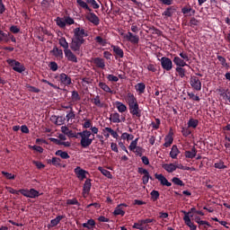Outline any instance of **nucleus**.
<instances>
[{
  "instance_id": "f257e3e1",
  "label": "nucleus",
  "mask_w": 230,
  "mask_h": 230,
  "mask_svg": "<svg viewBox=\"0 0 230 230\" xmlns=\"http://www.w3.org/2000/svg\"><path fill=\"white\" fill-rule=\"evenodd\" d=\"M68 137H75L78 139V136L81 137L80 145L83 148H87L88 146H91L93 145V138L91 137V131L89 130H84L82 132H73V130H69L68 134H66Z\"/></svg>"
},
{
  "instance_id": "f03ea898",
  "label": "nucleus",
  "mask_w": 230,
  "mask_h": 230,
  "mask_svg": "<svg viewBox=\"0 0 230 230\" xmlns=\"http://www.w3.org/2000/svg\"><path fill=\"white\" fill-rule=\"evenodd\" d=\"M126 102L128 105L130 114L136 116V118H141V110L139 109L137 99L132 93H128L126 96Z\"/></svg>"
},
{
  "instance_id": "7ed1b4c3",
  "label": "nucleus",
  "mask_w": 230,
  "mask_h": 230,
  "mask_svg": "<svg viewBox=\"0 0 230 230\" xmlns=\"http://www.w3.org/2000/svg\"><path fill=\"white\" fill-rule=\"evenodd\" d=\"M190 218H192V220L199 226H209V222L201 220L199 218V216L185 215L183 217V221L185 222V225H187V226H189V228L190 230H196V228H197V226L192 223V221H190Z\"/></svg>"
},
{
  "instance_id": "20e7f679",
  "label": "nucleus",
  "mask_w": 230,
  "mask_h": 230,
  "mask_svg": "<svg viewBox=\"0 0 230 230\" xmlns=\"http://www.w3.org/2000/svg\"><path fill=\"white\" fill-rule=\"evenodd\" d=\"M84 36L75 35L72 39V42L70 43V49L72 51H75L77 55H80V48H82V44H84L85 40L84 39Z\"/></svg>"
},
{
  "instance_id": "39448f33",
  "label": "nucleus",
  "mask_w": 230,
  "mask_h": 230,
  "mask_svg": "<svg viewBox=\"0 0 230 230\" xmlns=\"http://www.w3.org/2000/svg\"><path fill=\"white\" fill-rule=\"evenodd\" d=\"M7 64L11 66V67L13 69V71H16V73H22L26 71V67L24 66L21 65V62L16 61L15 59H7Z\"/></svg>"
},
{
  "instance_id": "423d86ee",
  "label": "nucleus",
  "mask_w": 230,
  "mask_h": 230,
  "mask_svg": "<svg viewBox=\"0 0 230 230\" xmlns=\"http://www.w3.org/2000/svg\"><path fill=\"white\" fill-rule=\"evenodd\" d=\"M160 61L163 69H164L165 71H172L173 67V63L172 62V59H170V58L163 57Z\"/></svg>"
},
{
  "instance_id": "0eeeda50",
  "label": "nucleus",
  "mask_w": 230,
  "mask_h": 230,
  "mask_svg": "<svg viewBox=\"0 0 230 230\" xmlns=\"http://www.w3.org/2000/svg\"><path fill=\"white\" fill-rule=\"evenodd\" d=\"M190 84L192 89H194V91H201L202 82H200V79H199V77H197L195 75L191 76Z\"/></svg>"
},
{
  "instance_id": "6e6552de",
  "label": "nucleus",
  "mask_w": 230,
  "mask_h": 230,
  "mask_svg": "<svg viewBox=\"0 0 230 230\" xmlns=\"http://www.w3.org/2000/svg\"><path fill=\"white\" fill-rule=\"evenodd\" d=\"M22 195L24 197H29L30 199H35V197H39V191L35 190V189L27 190H19Z\"/></svg>"
},
{
  "instance_id": "1a4fd4ad",
  "label": "nucleus",
  "mask_w": 230,
  "mask_h": 230,
  "mask_svg": "<svg viewBox=\"0 0 230 230\" xmlns=\"http://www.w3.org/2000/svg\"><path fill=\"white\" fill-rule=\"evenodd\" d=\"M125 208H127V204L125 203H121L118 205V207H116V208L114 209L113 215L115 217H118V216L123 217L125 215Z\"/></svg>"
},
{
  "instance_id": "9d476101",
  "label": "nucleus",
  "mask_w": 230,
  "mask_h": 230,
  "mask_svg": "<svg viewBox=\"0 0 230 230\" xmlns=\"http://www.w3.org/2000/svg\"><path fill=\"white\" fill-rule=\"evenodd\" d=\"M155 179H157V181H159L160 184H162V186H167L168 188H170V186H172V182L168 181V180L166 179V177H164V175L163 174H155Z\"/></svg>"
},
{
  "instance_id": "9b49d317",
  "label": "nucleus",
  "mask_w": 230,
  "mask_h": 230,
  "mask_svg": "<svg viewBox=\"0 0 230 230\" xmlns=\"http://www.w3.org/2000/svg\"><path fill=\"white\" fill-rule=\"evenodd\" d=\"M86 19L87 21L92 22V24H94V26H98V24H100V18L96 14H94V13H89L86 15Z\"/></svg>"
},
{
  "instance_id": "f8f14e48",
  "label": "nucleus",
  "mask_w": 230,
  "mask_h": 230,
  "mask_svg": "<svg viewBox=\"0 0 230 230\" xmlns=\"http://www.w3.org/2000/svg\"><path fill=\"white\" fill-rule=\"evenodd\" d=\"M65 57L69 60V62H75L76 64L78 62V58H76V56L71 51V49L64 50Z\"/></svg>"
},
{
  "instance_id": "ddd939ff",
  "label": "nucleus",
  "mask_w": 230,
  "mask_h": 230,
  "mask_svg": "<svg viewBox=\"0 0 230 230\" xmlns=\"http://www.w3.org/2000/svg\"><path fill=\"white\" fill-rule=\"evenodd\" d=\"M125 38L127 39V40L131 42V44H139V36L134 35L130 31H128V34H126Z\"/></svg>"
},
{
  "instance_id": "4468645a",
  "label": "nucleus",
  "mask_w": 230,
  "mask_h": 230,
  "mask_svg": "<svg viewBox=\"0 0 230 230\" xmlns=\"http://www.w3.org/2000/svg\"><path fill=\"white\" fill-rule=\"evenodd\" d=\"M59 80L63 85H71V77H69L65 73L59 75Z\"/></svg>"
},
{
  "instance_id": "2eb2a0df",
  "label": "nucleus",
  "mask_w": 230,
  "mask_h": 230,
  "mask_svg": "<svg viewBox=\"0 0 230 230\" xmlns=\"http://www.w3.org/2000/svg\"><path fill=\"white\" fill-rule=\"evenodd\" d=\"M75 172L78 179H81V181H84V179H87V176H85V174L87 173V171H85L80 167H76L75 169Z\"/></svg>"
},
{
  "instance_id": "dca6fc26",
  "label": "nucleus",
  "mask_w": 230,
  "mask_h": 230,
  "mask_svg": "<svg viewBox=\"0 0 230 230\" xmlns=\"http://www.w3.org/2000/svg\"><path fill=\"white\" fill-rule=\"evenodd\" d=\"M183 214H185V216H196V217H203L204 214L201 210H198L194 208H190V211L189 212H185V211H182Z\"/></svg>"
},
{
  "instance_id": "f3484780",
  "label": "nucleus",
  "mask_w": 230,
  "mask_h": 230,
  "mask_svg": "<svg viewBox=\"0 0 230 230\" xmlns=\"http://www.w3.org/2000/svg\"><path fill=\"white\" fill-rule=\"evenodd\" d=\"M162 168H164V170L168 172V173H173V172L177 170V167H175V164H164L162 165Z\"/></svg>"
},
{
  "instance_id": "a211bd4d",
  "label": "nucleus",
  "mask_w": 230,
  "mask_h": 230,
  "mask_svg": "<svg viewBox=\"0 0 230 230\" xmlns=\"http://www.w3.org/2000/svg\"><path fill=\"white\" fill-rule=\"evenodd\" d=\"M172 62H174V64L178 67H184L188 66V64H186V61H184V59L181 58L180 57H174Z\"/></svg>"
},
{
  "instance_id": "6ab92c4d",
  "label": "nucleus",
  "mask_w": 230,
  "mask_h": 230,
  "mask_svg": "<svg viewBox=\"0 0 230 230\" xmlns=\"http://www.w3.org/2000/svg\"><path fill=\"white\" fill-rule=\"evenodd\" d=\"M93 64H95V66L101 69H105V60H103V58H94Z\"/></svg>"
},
{
  "instance_id": "aec40b11",
  "label": "nucleus",
  "mask_w": 230,
  "mask_h": 230,
  "mask_svg": "<svg viewBox=\"0 0 230 230\" xmlns=\"http://www.w3.org/2000/svg\"><path fill=\"white\" fill-rule=\"evenodd\" d=\"M50 53L54 55L57 58H64V52L62 49H59L58 48L55 47Z\"/></svg>"
},
{
  "instance_id": "412c9836",
  "label": "nucleus",
  "mask_w": 230,
  "mask_h": 230,
  "mask_svg": "<svg viewBox=\"0 0 230 230\" xmlns=\"http://www.w3.org/2000/svg\"><path fill=\"white\" fill-rule=\"evenodd\" d=\"M113 52L115 53V55L117 57H119V58H123L124 57V53H123V49H121V48H119V46H111Z\"/></svg>"
},
{
  "instance_id": "4be33fe9",
  "label": "nucleus",
  "mask_w": 230,
  "mask_h": 230,
  "mask_svg": "<svg viewBox=\"0 0 230 230\" xmlns=\"http://www.w3.org/2000/svg\"><path fill=\"white\" fill-rule=\"evenodd\" d=\"M180 153L181 152L179 151L177 146L173 145L170 152V157H172V159H177V156L179 155Z\"/></svg>"
},
{
  "instance_id": "5701e85b",
  "label": "nucleus",
  "mask_w": 230,
  "mask_h": 230,
  "mask_svg": "<svg viewBox=\"0 0 230 230\" xmlns=\"http://www.w3.org/2000/svg\"><path fill=\"white\" fill-rule=\"evenodd\" d=\"M83 227L88 230H93L95 227V221L93 219H88V221L83 224Z\"/></svg>"
},
{
  "instance_id": "b1692460",
  "label": "nucleus",
  "mask_w": 230,
  "mask_h": 230,
  "mask_svg": "<svg viewBox=\"0 0 230 230\" xmlns=\"http://www.w3.org/2000/svg\"><path fill=\"white\" fill-rule=\"evenodd\" d=\"M74 35H79V37H87L88 34L84 29H80L79 27L74 30Z\"/></svg>"
},
{
  "instance_id": "393cba45",
  "label": "nucleus",
  "mask_w": 230,
  "mask_h": 230,
  "mask_svg": "<svg viewBox=\"0 0 230 230\" xmlns=\"http://www.w3.org/2000/svg\"><path fill=\"white\" fill-rule=\"evenodd\" d=\"M197 155V149L195 147H192L190 151H185V157L187 159H193Z\"/></svg>"
},
{
  "instance_id": "a878e982",
  "label": "nucleus",
  "mask_w": 230,
  "mask_h": 230,
  "mask_svg": "<svg viewBox=\"0 0 230 230\" xmlns=\"http://www.w3.org/2000/svg\"><path fill=\"white\" fill-rule=\"evenodd\" d=\"M76 3L80 8H84V10H88V12H93V9L89 7L86 2H84V0H76Z\"/></svg>"
},
{
  "instance_id": "bb28decb",
  "label": "nucleus",
  "mask_w": 230,
  "mask_h": 230,
  "mask_svg": "<svg viewBox=\"0 0 230 230\" xmlns=\"http://www.w3.org/2000/svg\"><path fill=\"white\" fill-rule=\"evenodd\" d=\"M58 42L61 48H64V51H67V49H69V43H67V40H66V38H60L58 40Z\"/></svg>"
},
{
  "instance_id": "cd10ccee",
  "label": "nucleus",
  "mask_w": 230,
  "mask_h": 230,
  "mask_svg": "<svg viewBox=\"0 0 230 230\" xmlns=\"http://www.w3.org/2000/svg\"><path fill=\"white\" fill-rule=\"evenodd\" d=\"M8 37H10V32L6 33L3 31H0V41L1 42H8V40H10V39Z\"/></svg>"
},
{
  "instance_id": "c85d7f7f",
  "label": "nucleus",
  "mask_w": 230,
  "mask_h": 230,
  "mask_svg": "<svg viewBox=\"0 0 230 230\" xmlns=\"http://www.w3.org/2000/svg\"><path fill=\"white\" fill-rule=\"evenodd\" d=\"M110 120L112 121V123H121V119H119V113H112L110 117Z\"/></svg>"
},
{
  "instance_id": "c756f323",
  "label": "nucleus",
  "mask_w": 230,
  "mask_h": 230,
  "mask_svg": "<svg viewBox=\"0 0 230 230\" xmlns=\"http://www.w3.org/2000/svg\"><path fill=\"white\" fill-rule=\"evenodd\" d=\"M64 218H65L64 216H58V217H57L56 218L50 220V226H51L52 227H56L57 226H58V224L60 223V221H61L62 219H64Z\"/></svg>"
},
{
  "instance_id": "7c9ffc66",
  "label": "nucleus",
  "mask_w": 230,
  "mask_h": 230,
  "mask_svg": "<svg viewBox=\"0 0 230 230\" xmlns=\"http://www.w3.org/2000/svg\"><path fill=\"white\" fill-rule=\"evenodd\" d=\"M173 13H175V8L170 6L163 13V15H165V17H172Z\"/></svg>"
},
{
  "instance_id": "2f4dec72",
  "label": "nucleus",
  "mask_w": 230,
  "mask_h": 230,
  "mask_svg": "<svg viewBox=\"0 0 230 230\" xmlns=\"http://www.w3.org/2000/svg\"><path fill=\"white\" fill-rule=\"evenodd\" d=\"M98 170L101 172V173H102V175H104L108 179H112V174L107 169H104L102 167H98Z\"/></svg>"
},
{
  "instance_id": "473e14b6",
  "label": "nucleus",
  "mask_w": 230,
  "mask_h": 230,
  "mask_svg": "<svg viewBox=\"0 0 230 230\" xmlns=\"http://www.w3.org/2000/svg\"><path fill=\"white\" fill-rule=\"evenodd\" d=\"M116 107L119 112H127V106L120 102H116Z\"/></svg>"
},
{
  "instance_id": "72a5a7b5",
  "label": "nucleus",
  "mask_w": 230,
  "mask_h": 230,
  "mask_svg": "<svg viewBox=\"0 0 230 230\" xmlns=\"http://www.w3.org/2000/svg\"><path fill=\"white\" fill-rule=\"evenodd\" d=\"M91 180L87 179L84 184V193H89L91 191Z\"/></svg>"
},
{
  "instance_id": "f704fd0d",
  "label": "nucleus",
  "mask_w": 230,
  "mask_h": 230,
  "mask_svg": "<svg viewBox=\"0 0 230 230\" xmlns=\"http://www.w3.org/2000/svg\"><path fill=\"white\" fill-rule=\"evenodd\" d=\"M56 155H58L59 157H61L62 159H69V154H67V152L62 151V150H58L56 152Z\"/></svg>"
},
{
  "instance_id": "c9c22d12",
  "label": "nucleus",
  "mask_w": 230,
  "mask_h": 230,
  "mask_svg": "<svg viewBox=\"0 0 230 230\" xmlns=\"http://www.w3.org/2000/svg\"><path fill=\"white\" fill-rule=\"evenodd\" d=\"M53 118H54V119H56V121H55L56 125H64V123L66 122V117H63V116H59V117L54 116Z\"/></svg>"
},
{
  "instance_id": "e433bc0d",
  "label": "nucleus",
  "mask_w": 230,
  "mask_h": 230,
  "mask_svg": "<svg viewBox=\"0 0 230 230\" xmlns=\"http://www.w3.org/2000/svg\"><path fill=\"white\" fill-rule=\"evenodd\" d=\"M188 127L197 128V127H199V120L195 119H190L188 122Z\"/></svg>"
},
{
  "instance_id": "4c0bfd02",
  "label": "nucleus",
  "mask_w": 230,
  "mask_h": 230,
  "mask_svg": "<svg viewBox=\"0 0 230 230\" xmlns=\"http://www.w3.org/2000/svg\"><path fill=\"white\" fill-rule=\"evenodd\" d=\"M176 73H178L181 78H184V76H186V69L182 68V66L176 67Z\"/></svg>"
},
{
  "instance_id": "58836bf2",
  "label": "nucleus",
  "mask_w": 230,
  "mask_h": 230,
  "mask_svg": "<svg viewBox=\"0 0 230 230\" xmlns=\"http://www.w3.org/2000/svg\"><path fill=\"white\" fill-rule=\"evenodd\" d=\"M99 87L105 93H112L111 87H109V85H107L105 83H99Z\"/></svg>"
},
{
  "instance_id": "ea45409f",
  "label": "nucleus",
  "mask_w": 230,
  "mask_h": 230,
  "mask_svg": "<svg viewBox=\"0 0 230 230\" xmlns=\"http://www.w3.org/2000/svg\"><path fill=\"white\" fill-rule=\"evenodd\" d=\"M136 87H137V91H138L140 94H143V93H145V89L146 88V86L145 85V83H138Z\"/></svg>"
},
{
  "instance_id": "a19ab883",
  "label": "nucleus",
  "mask_w": 230,
  "mask_h": 230,
  "mask_svg": "<svg viewBox=\"0 0 230 230\" xmlns=\"http://www.w3.org/2000/svg\"><path fill=\"white\" fill-rule=\"evenodd\" d=\"M182 13L186 14V13H190V16L191 17V15H195V10H193L192 8H188V7H183L181 9Z\"/></svg>"
},
{
  "instance_id": "79ce46f5",
  "label": "nucleus",
  "mask_w": 230,
  "mask_h": 230,
  "mask_svg": "<svg viewBox=\"0 0 230 230\" xmlns=\"http://www.w3.org/2000/svg\"><path fill=\"white\" fill-rule=\"evenodd\" d=\"M82 98L80 97V94L76 91L72 92V102H80Z\"/></svg>"
},
{
  "instance_id": "37998d69",
  "label": "nucleus",
  "mask_w": 230,
  "mask_h": 230,
  "mask_svg": "<svg viewBox=\"0 0 230 230\" xmlns=\"http://www.w3.org/2000/svg\"><path fill=\"white\" fill-rule=\"evenodd\" d=\"M139 138H136L135 140H133L128 148L131 152H134L136 150V148H137V141H138Z\"/></svg>"
},
{
  "instance_id": "c03bdc74",
  "label": "nucleus",
  "mask_w": 230,
  "mask_h": 230,
  "mask_svg": "<svg viewBox=\"0 0 230 230\" xmlns=\"http://www.w3.org/2000/svg\"><path fill=\"white\" fill-rule=\"evenodd\" d=\"M56 22L58 24V26H59V28H66V20L58 17L56 20Z\"/></svg>"
},
{
  "instance_id": "a18cd8bd",
  "label": "nucleus",
  "mask_w": 230,
  "mask_h": 230,
  "mask_svg": "<svg viewBox=\"0 0 230 230\" xmlns=\"http://www.w3.org/2000/svg\"><path fill=\"white\" fill-rule=\"evenodd\" d=\"M153 223V218H146V219H142V220H138V222L135 223L137 225H149Z\"/></svg>"
},
{
  "instance_id": "49530a36",
  "label": "nucleus",
  "mask_w": 230,
  "mask_h": 230,
  "mask_svg": "<svg viewBox=\"0 0 230 230\" xmlns=\"http://www.w3.org/2000/svg\"><path fill=\"white\" fill-rule=\"evenodd\" d=\"M217 60L220 62L221 66L224 67H229V65L227 64L226 58L222 56H217Z\"/></svg>"
},
{
  "instance_id": "de8ad7c7",
  "label": "nucleus",
  "mask_w": 230,
  "mask_h": 230,
  "mask_svg": "<svg viewBox=\"0 0 230 230\" xmlns=\"http://www.w3.org/2000/svg\"><path fill=\"white\" fill-rule=\"evenodd\" d=\"M133 228L137 230H146L147 228V225L145 224H134Z\"/></svg>"
},
{
  "instance_id": "09e8293b",
  "label": "nucleus",
  "mask_w": 230,
  "mask_h": 230,
  "mask_svg": "<svg viewBox=\"0 0 230 230\" xmlns=\"http://www.w3.org/2000/svg\"><path fill=\"white\" fill-rule=\"evenodd\" d=\"M86 3H88V4H91V6H93L94 10H98V8H100V4L96 3V0H86Z\"/></svg>"
},
{
  "instance_id": "8fccbe9b",
  "label": "nucleus",
  "mask_w": 230,
  "mask_h": 230,
  "mask_svg": "<svg viewBox=\"0 0 230 230\" xmlns=\"http://www.w3.org/2000/svg\"><path fill=\"white\" fill-rule=\"evenodd\" d=\"M154 181V178H152V176H150V173L148 172L147 174H144V176L142 177V181H143V184H148V181Z\"/></svg>"
},
{
  "instance_id": "3c124183",
  "label": "nucleus",
  "mask_w": 230,
  "mask_h": 230,
  "mask_svg": "<svg viewBox=\"0 0 230 230\" xmlns=\"http://www.w3.org/2000/svg\"><path fill=\"white\" fill-rule=\"evenodd\" d=\"M93 101L96 107H103V103H102V101H100V95H97L95 98L93 99Z\"/></svg>"
},
{
  "instance_id": "603ef678",
  "label": "nucleus",
  "mask_w": 230,
  "mask_h": 230,
  "mask_svg": "<svg viewBox=\"0 0 230 230\" xmlns=\"http://www.w3.org/2000/svg\"><path fill=\"white\" fill-rule=\"evenodd\" d=\"M172 143H173V137H165V143L164 144V146H165V148H168V146H172Z\"/></svg>"
},
{
  "instance_id": "864d4df0",
  "label": "nucleus",
  "mask_w": 230,
  "mask_h": 230,
  "mask_svg": "<svg viewBox=\"0 0 230 230\" xmlns=\"http://www.w3.org/2000/svg\"><path fill=\"white\" fill-rule=\"evenodd\" d=\"M200 24V22L197 20L195 17H192L190 21V26L191 28H194L195 26H199Z\"/></svg>"
},
{
  "instance_id": "5fc2aeb1",
  "label": "nucleus",
  "mask_w": 230,
  "mask_h": 230,
  "mask_svg": "<svg viewBox=\"0 0 230 230\" xmlns=\"http://www.w3.org/2000/svg\"><path fill=\"white\" fill-rule=\"evenodd\" d=\"M172 182H173V184H176V186H184V182L177 177L172 178Z\"/></svg>"
},
{
  "instance_id": "6e6d98bb",
  "label": "nucleus",
  "mask_w": 230,
  "mask_h": 230,
  "mask_svg": "<svg viewBox=\"0 0 230 230\" xmlns=\"http://www.w3.org/2000/svg\"><path fill=\"white\" fill-rule=\"evenodd\" d=\"M66 118V121H69V119H75V118H76V115L75 114V111L71 110L68 111Z\"/></svg>"
},
{
  "instance_id": "4d7b16f0",
  "label": "nucleus",
  "mask_w": 230,
  "mask_h": 230,
  "mask_svg": "<svg viewBox=\"0 0 230 230\" xmlns=\"http://www.w3.org/2000/svg\"><path fill=\"white\" fill-rule=\"evenodd\" d=\"M121 139H127L128 141H132V139H134V135H130L128 133H123L121 135Z\"/></svg>"
},
{
  "instance_id": "13d9d810",
  "label": "nucleus",
  "mask_w": 230,
  "mask_h": 230,
  "mask_svg": "<svg viewBox=\"0 0 230 230\" xmlns=\"http://www.w3.org/2000/svg\"><path fill=\"white\" fill-rule=\"evenodd\" d=\"M151 199H152V200H154V202H155V200H157L159 199V191L153 190L151 192Z\"/></svg>"
},
{
  "instance_id": "bf43d9fd",
  "label": "nucleus",
  "mask_w": 230,
  "mask_h": 230,
  "mask_svg": "<svg viewBox=\"0 0 230 230\" xmlns=\"http://www.w3.org/2000/svg\"><path fill=\"white\" fill-rule=\"evenodd\" d=\"M188 96L190 98V100H193L194 102H200V97L195 95V93H188Z\"/></svg>"
},
{
  "instance_id": "052dcab7",
  "label": "nucleus",
  "mask_w": 230,
  "mask_h": 230,
  "mask_svg": "<svg viewBox=\"0 0 230 230\" xmlns=\"http://www.w3.org/2000/svg\"><path fill=\"white\" fill-rule=\"evenodd\" d=\"M133 152L136 154V155H139V157L143 156V149L140 146L136 147Z\"/></svg>"
},
{
  "instance_id": "680f3d73",
  "label": "nucleus",
  "mask_w": 230,
  "mask_h": 230,
  "mask_svg": "<svg viewBox=\"0 0 230 230\" xmlns=\"http://www.w3.org/2000/svg\"><path fill=\"white\" fill-rule=\"evenodd\" d=\"M107 80H109V82H118L119 80V78H118V76H116L114 75H108Z\"/></svg>"
},
{
  "instance_id": "e2e57ef3",
  "label": "nucleus",
  "mask_w": 230,
  "mask_h": 230,
  "mask_svg": "<svg viewBox=\"0 0 230 230\" xmlns=\"http://www.w3.org/2000/svg\"><path fill=\"white\" fill-rule=\"evenodd\" d=\"M50 162L52 163V164H53L54 166H60V162H61V160H60V158H58V157H53Z\"/></svg>"
},
{
  "instance_id": "0e129e2a",
  "label": "nucleus",
  "mask_w": 230,
  "mask_h": 230,
  "mask_svg": "<svg viewBox=\"0 0 230 230\" xmlns=\"http://www.w3.org/2000/svg\"><path fill=\"white\" fill-rule=\"evenodd\" d=\"M95 40H96V42H98V44H101V46H105V44H107L105 40H103V38H102L101 36H97L95 38Z\"/></svg>"
},
{
  "instance_id": "69168bd1",
  "label": "nucleus",
  "mask_w": 230,
  "mask_h": 230,
  "mask_svg": "<svg viewBox=\"0 0 230 230\" xmlns=\"http://www.w3.org/2000/svg\"><path fill=\"white\" fill-rule=\"evenodd\" d=\"M180 57L181 60H184V62H190V57H188V54H186V52L180 53Z\"/></svg>"
},
{
  "instance_id": "338daca9",
  "label": "nucleus",
  "mask_w": 230,
  "mask_h": 230,
  "mask_svg": "<svg viewBox=\"0 0 230 230\" xmlns=\"http://www.w3.org/2000/svg\"><path fill=\"white\" fill-rule=\"evenodd\" d=\"M49 67H50L51 71H57L58 69V65L57 64V62L52 61L49 64Z\"/></svg>"
},
{
  "instance_id": "774afa93",
  "label": "nucleus",
  "mask_w": 230,
  "mask_h": 230,
  "mask_svg": "<svg viewBox=\"0 0 230 230\" xmlns=\"http://www.w3.org/2000/svg\"><path fill=\"white\" fill-rule=\"evenodd\" d=\"M215 168H218L219 170H224L225 168H227V166H226L223 162H219L215 164Z\"/></svg>"
}]
</instances>
